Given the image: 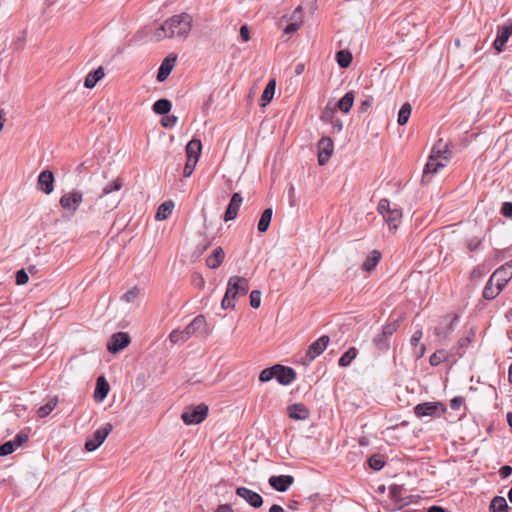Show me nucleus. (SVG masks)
<instances>
[{"instance_id":"obj_1","label":"nucleus","mask_w":512,"mask_h":512,"mask_svg":"<svg viewBox=\"0 0 512 512\" xmlns=\"http://www.w3.org/2000/svg\"><path fill=\"white\" fill-rule=\"evenodd\" d=\"M193 18L183 12L173 15L161 25V30L167 32V38H179L185 40L191 31Z\"/></svg>"},{"instance_id":"obj_2","label":"nucleus","mask_w":512,"mask_h":512,"mask_svg":"<svg viewBox=\"0 0 512 512\" xmlns=\"http://www.w3.org/2000/svg\"><path fill=\"white\" fill-rule=\"evenodd\" d=\"M208 414V406L201 403L197 406H190L182 413L181 419L186 425L199 424L205 420Z\"/></svg>"},{"instance_id":"obj_3","label":"nucleus","mask_w":512,"mask_h":512,"mask_svg":"<svg viewBox=\"0 0 512 512\" xmlns=\"http://www.w3.org/2000/svg\"><path fill=\"white\" fill-rule=\"evenodd\" d=\"M185 334L188 339L192 336H197L201 338L208 337L210 331L208 324L206 322V318L204 315H197L185 328Z\"/></svg>"},{"instance_id":"obj_4","label":"nucleus","mask_w":512,"mask_h":512,"mask_svg":"<svg viewBox=\"0 0 512 512\" xmlns=\"http://www.w3.org/2000/svg\"><path fill=\"white\" fill-rule=\"evenodd\" d=\"M83 201V195L80 191H70L61 196L59 204L64 211L74 215L78 210V207Z\"/></svg>"},{"instance_id":"obj_5","label":"nucleus","mask_w":512,"mask_h":512,"mask_svg":"<svg viewBox=\"0 0 512 512\" xmlns=\"http://www.w3.org/2000/svg\"><path fill=\"white\" fill-rule=\"evenodd\" d=\"M445 412V407L441 402H424L414 407V413L418 418L435 417Z\"/></svg>"},{"instance_id":"obj_6","label":"nucleus","mask_w":512,"mask_h":512,"mask_svg":"<svg viewBox=\"0 0 512 512\" xmlns=\"http://www.w3.org/2000/svg\"><path fill=\"white\" fill-rule=\"evenodd\" d=\"M329 336L323 335L314 341L307 349L306 355L303 359V363L308 365L310 364L316 357L321 355L329 344Z\"/></svg>"},{"instance_id":"obj_7","label":"nucleus","mask_w":512,"mask_h":512,"mask_svg":"<svg viewBox=\"0 0 512 512\" xmlns=\"http://www.w3.org/2000/svg\"><path fill=\"white\" fill-rule=\"evenodd\" d=\"M458 319L459 317L456 314H448L444 316L440 324L435 327V335L442 339L448 338L449 335L454 331Z\"/></svg>"},{"instance_id":"obj_8","label":"nucleus","mask_w":512,"mask_h":512,"mask_svg":"<svg viewBox=\"0 0 512 512\" xmlns=\"http://www.w3.org/2000/svg\"><path fill=\"white\" fill-rule=\"evenodd\" d=\"M113 429L112 424L106 423L102 428L97 429L92 438L88 439L85 443V448L87 451L96 450L107 438V436L111 433Z\"/></svg>"},{"instance_id":"obj_9","label":"nucleus","mask_w":512,"mask_h":512,"mask_svg":"<svg viewBox=\"0 0 512 512\" xmlns=\"http://www.w3.org/2000/svg\"><path fill=\"white\" fill-rule=\"evenodd\" d=\"M226 290L234 294L232 299H236L238 296H244L247 294L249 290V282L244 277L232 276L228 280Z\"/></svg>"},{"instance_id":"obj_10","label":"nucleus","mask_w":512,"mask_h":512,"mask_svg":"<svg viewBox=\"0 0 512 512\" xmlns=\"http://www.w3.org/2000/svg\"><path fill=\"white\" fill-rule=\"evenodd\" d=\"M334 152V144L330 137H322L318 142V164L324 166Z\"/></svg>"},{"instance_id":"obj_11","label":"nucleus","mask_w":512,"mask_h":512,"mask_svg":"<svg viewBox=\"0 0 512 512\" xmlns=\"http://www.w3.org/2000/svg\"><path fill=\"white\" fill-rule=\"evenodd\" d=\"M236 494L253 508H260L263 505L262 496L246 487H238L236 489Z\"/></svg>"},{"instance_id":"obj_12","label":"nucleus","mask_w":512,"mask_h":512,"mask_svg":"<svg viewBox=\"0 0 512 512\" xmlns=\"http://www.w3.org/2000/svg\"><path fill=\"white\" fill-rule=\"evenodd\" d=\"M130 343V337L125 332H118L111 336V339L108 343L107 349L110 353H117L120 350L127 347Z\"/></svg>"},{"instance_id":"obj_13","label":"nucleus","mask_w":512,"mask_h":512,"mask_svg":"<svg viewBox=\"0 0 512 512\" xmlns=\"http://www.w3.org/2000/svg\"><path fill=\"white\" fill-rule=\"evenodd\" d=\"M37 187L41 192L45 193L46 195L51 194L54 190L53 172L48 169L43 170L38 176Z\"/></svg>"},{"instance_id":"obj_14","label":"nucleus","mask_w":512,"mask_h":512,"mask_svg":"<svg viewBox=\"0 0 512 512\" xmlns=\"http://www.w3.org/2000/svg\"><path fill=\"white\" fill-rule=\"evenodd\" d=\"M268 483L276 491L285 492L294 483V477L291 475L271 476Z\"/></svg>"},{"instance_id":"obj_15","label":"nucleus","mask_w":512,"mask_h":512,"mask_svg":"<svg viewBox=\"0 0 512 512\" xmlns=\"http://www.w3.org/2000/svg\"><path fill=\"white\" fill-rule=\"evenodd\" d=\"M446 163L441 159L429 156V159L425 165L422 181L429 182L431 180V175L437 173L440 169L444 168Z\"/></svg>"},{"instance_id":"obj_16","label":"nucleus","mask_w":512,"mask_h":512,"mask_svg":"<svg viewBox=\"0 0 512 512\" xmlns=\"http://www.w3.org/2000/svg\"><path fill=\"white\" fill-rule=\"evenodd\" d=\"M512 35V23L509 25L498 26L497 36L494 40L493 47L498 51H503L505 44Z\"/></svg>"},{"instance_id":"obj_17","label":"nucleus","mask_w":512,"mask_h":512,"mask_svg":"<svg viewBox=\"0 0 512 512\" xmlns=\"http://www.w3.org/2000/svg\"><path fill=\"white\" fill-rule=\"evenodd\" d=\"M275 378L281 385L287 386L295 380L296 373L291 367L277 364Z\"/></svg>"},{"instance_id":"obj_18","label":"nucleus","mask_w":512,"mask_h":512,"mask_svg":"<svg viewBox=\"0 0 512 512\" xmlns=\"http://www.w3.org/2000/svg\"><path fill=\"white\" fill-rule=\"evenodd\" d=\"M243 202V197L240 193L236 192L232 195L229 205L224 214V221L228 222L237 217L238 210Z\"/></svg>"},{"instance_id":"obj_19","label":"nucleus","mask_w":512,"mask_h":512,"mask_svg":"<svg viewBox=\"0 0 512 512\" xmlns=\"http://www.w3.org/2000/svg\"><path fill=\"white\" fill-rule=\"evenodd\" d=\"M175 62H176V58L173 57V58H166L163 60V62L161 63L159 69H158V73H157V81L158 82H163L165 81L169 74L171 73V71L173 70L174 66H175Z\"/></svg>"},{"instance_id":"obj_20","label":"nucleus","mask_w":512,"mask_h":512,"mask_svg":"<svg viewBox=\"0 0 512 512\" xmlns=\"http://www.w3.org/2000/svg\"><path fill=\"white\" fill-rule=\"evenodd\" d=\"M383 219L387 222L389 228L396 229L402 220V210L396 205L383 217Z\"/></svg>"},{"instance_id":"obj_21","label":"nucleus","mask_w":512,"mask_h":512,"mask_svg":"<svg viewBox=\"0 0 512 512\" xmlns=\"http://www.w3.org/2000/svg\"><path fill=\"white\" fill-rule=\"evenodd\" d=\"M109 392V384L103 376L97 378L94 399L96 402H102Z\"/></svg>"},{"instance_id":"obj_22","label":"nucleus","mask_w":512,"mask_h":512,"mask_svg":"<svg viewBox=\"0 0 512 512\" xmlns=\"http://www.w3.org/2000/svg\"><path fill=\"white\" fill-rule=\"evenodd\" d=\"M289 417L295 420H304L309 416L308 409L303 404H292L288 407Z\"/></svg>"},{"instance_id":"obj_23","label":"nucleus","mask_w":512,"mask_h":512,"mask_svg":"<svg viewBox=\"0 0 512 512\" xmlns=\"http://www.w3.org/2000/svg\"><path fill=\"white\" fill-rule=\"evenodd\" d=\"M202 150L201 141L198 139H192L186 145L187 159H193L198 161Z\"/></svg>"},{"instance_id":"obj_24","label":"nucleus","mask_w":512,"mask_h":512,"mask_svg":"<svg viewBox=\"0 0 512 512\" xmlns=\"http://www.w3.org/2000/svg\"><path fill=\"white\" fill-rule=\"evenodd\" d=\"M224 260V252L221 247H216L212 254L206 259V264L211 269L218 268Z\"/></svg>"},{"instance_id":"obj_25","label":"nucleus","mask_w":512,"mask_h":512,"mask_svg":"<svg viewBox=\"0 0 512 512\" xmlns=\"http://www.w3.org/2000/svg\"><path fill=\"white\" fill-rule=\"evenodd\" d=\"M104 75V69L102 67L97 68L93 72L88 73L84 81V86L88 89L94 88Z\"/></svg>"},{"instance_id":"obj_26","label":"nucleus","mask_w":512,"mask_h":512,"mask_svg":"<svg viewBox=\"0 0 512 512\" xmlns=\"http://www.w3.org/2000/svg\"><path fill=\"white\" fill-rule=\"evenodd\" d=\"M381 259V253L377 250H373L362 264V269L366 272L373 271Z\"/></svg>"},{"instance_id":"obj_27","label":"nucleus","mask_w":512,"mask_h":512,"mask_svg":"<svg viewBox=\"0 0 512 512\" xmlns=\"http://www.w3.org/2000/svg\"><path fill=\"white\" fill-rule=\"evenodd\" d=\"M449 154L448 145L440 141L433 147L430 156L441 159L443 162L447 163Z\"/></svg>"},{"instance_id":"obj_28","label":"nucleus","mask_w":512,"mask_h":512,"mask_svg":"<svg viewBox=\"0 0 512 512\" xmlns=\"http://www.w3.org/2000/svg\"><path fill=\"white\" fill-rule=\"evenodd\" d=\"M498 271H496L492 276L491 278L488 280V282L486 283L485 287H484V290H483V298L486 299V300H493L494 298H496L499 293L501 292V287L500 286H494L493 285V282H492V279L494 277V275L497 273Z\"/></svg>"},{"instance_id":"obj_29","label":"nucleus","mask_w":512,"mask_h":512,"mask_svg":"<svg viewBox=\"0 0 512 512\" xmlns=\"http://www.w3.org/2000/svg\"><path fill=\"white\" fill-rule=\"evenodd\" d=\"M272 215H273L272 208H266L262 212L261 217L258 222V225H257L259 232L264 233L268 230L270 223H271Z\"/></svg>"},{"instance_id":"obj_30","label":"nucleus","mask_w":512,"mask_h":512,"mask_svg":"<svg viewBox=\"0 0 512 512\" xmlns=\"http://www.w3.org/2000/svg\"><path fill=\"white\" fill-rule=\"evenodd\" d=\"M123 186V182L120 178L114 179L112 182L105 185L102 189V192L99 196L100 200H103L105 197L109 196L113 192L119 191Z\"/></svg>"},{"instance_id":"obj_31","label":"nucleus","mask_w":512,"mask_h":512,"mask_svg":"<svg viewBox=\"0 0 512 512\" xmlns=\"http://www.w3.org/2000/svg\"><path fill=\"white\" fill-rule=\"evenodd\" d=\"M174 208V203L172 201H165L163 202L157 210L156 213V219L157 220H165L167 219L170 214L172 213V210Z\"/></svg>"},{"instance_id":"obj_32","label":"nucleus","mask_w":512,"mask_h":512,"mask_svg":"<svg viewBox=\"0 0 512 512\" xmlns=\"http://www.w3.org/2000/svg\"><path fill=\"white\" fill-rule=\"evenodd\" d=\"M490 512H508V504L506 499L501 496H496L490 503Z\"/></svg>"},{"instance_id":"obj_33","label":"nucleus","mask_w":512,"mask_h":512,"mask_svg":"<svg viewBox=\"0 0 512 512\" xmlns=\"http://www.w3.org/2000/svg\"><path fill=\"white\" fill-rule=\"evenodd\" d=\"M172 104L168 99H159L153 104V111L159 115H166L171 111Z\"/></svg>"},{"instance_id":"obj_34","label":"nucleus","mask_w":512,"mask_h":512,"mask_svg":"<svg viewBox=\"0 0 512 512\" xmlns=\"http://www.w3.org/2000/svg\"><path fill=\"white\" fill-rule=\"evenodd\" d=\"M353 102L354 94L350 91L345 93V95L338 101L337 106L342 112L348 113L353 106Z\"/></svg>"},{"instance_id":"obj_35","label":"nucleus","mask_w":512,"mask_h":512,"mask_svg":"<svg viewBox=\"0 0 512 512\" xmlns=\"http://www.w3.org/2000/svg\"><path fill=\"white\" fill-rule=\"evenodd\" d=\"M404 488L403 485H391L389 487V494L395 502L399 503L400 505H406L408 501H406L404 498H402V492Z\"/></svg>"},{"instance_id":"obj_36","label":"nucleus","mask_w":512,"mask_h":512,"mask_svg":"<svg viewBox=\"0 0 512 512\" xmlns=\"http://www.w3.org/2000/svg\"><path fill=\"white\" fill-rule=\"evenodd\" d=\"M449 353L444 349L436 350L429 358V363L431 366H438L441 363L448 360Z\"/></svg>"},{"instance_id":"obj_37","label":"nucleus","mask_w":512,"mask_h":512,"mask_svg":"<svg viewBox=\"0 0 512 512\" xmlns=\"http://www.w3.org/2000/svg\"><path fill=\"white\" fill-rule=\"evenodd\" d=\"M485 240L484 235L480 236H471L465 240L466 248L469 252H474L480 248L482 243Z\"/></svg>"},{"instance_id":"obj_38","label":"nucleus","mask_w":512,"mask_h":512,"mask_svg":"<svg viewBox=\"0 0 512 512\" xmlns=\"http://www.w3.org/2000/svg\"><path fill=\"white\" fill-rule=\"evenodd\" d=\"M358 351L355 347L349 348L339 359V366L347 367L356 358Z\"/></svg>"},{"instance_id":"obj_39","label":"nucleus","mask_w":512,"mask_h":512,"mask_svg":"<svg viewBox=\"0 0 512 512\" xmlns=\"http://www.w3.org/2000/svg\"><path fill=\"white\" fill-rule=\"evenodd\" d=\"M411 111H412V107H411L410 103L406 102L401 106L399 113H398V119H397V122L399 125L402 126L408 122L409 117L411 115Z\"/></svg>"},{"instance_id":"obj_40","label":"nucleus","mask_w":512,"mask_h":512,"mask_svg":"<svg viewBox=\"0 0 512 512\" xmlns=\"http://www.w3.org/2000/svg\"><path fill=\"white\" fill-rule=\"evenodd\" d=\"M336 61L341 68H347L352 62V54L347 50H340L336 53Z\"/></svg>"},{"instance_id":"obj_41","label":"nucleus","mask_w":512,"mask_h":512,"mask_svg":"<svg viewBox=\"0 0 512 512\" xmlns=\"http://www.w3.org/2000/svg\"><path fill=\"white\" fill-rule=\"evenodd\" d=\"M373 344L380 352H385L389 349V338L381 332L373 338Z\"/></svg>"},{"instance_id":"obj_42","label":"nucleus","mask_w":512,"mask_h":512,"mask_svg":"<svg viewBox=\"0 0 512 512\" xmlns=\"http://www.w3.org/2000/svg\"><path fill=\"white\" fill-rule=\"evenodd\" d=\"M57 403H58V400L56 397L50 399L45 405L41 406L37 410V415L40 418H44V417L48 416L55 409V407L57 406Z\"/></svg>"},{"instance_id":"obj_43","label":"nucleus","mask_w":512,"mask_h":512,"mask_svg":"<svg viewBox=\"0 0 512 512\" xmlns=\"http://www.w3.org/2000/svg\"><path fill=\"white\" fill-rule=\"evenodd\" d=\"M169 339L173 344H183L188 340L187 335L185 334L184 329L183 330H173L170 335Z\"/></svg>"},{"instance_id":"obj_44","label":"nucleus","mask_w":512,"mask_h":512,"mask_svg":"<svg viewBox=\"0 0 512 512\" xmlns=\"http://www.w3.org/2000/svg\"><path fill=\"white\" fill-rule=\"evenodd\" d=\"M368 463H369L370 468H372L375 471L381 470L384 467V465H385V461L383 459V456H381L379 454L372 455L368 459Z\"/></svg>"},{"instance_id":"obj_45","label":"nucleus","mask_w":512,"mask_h":512,"mask_svg":"<svg viewBox=\"0 0 512 512\" xmlns=\"http://www.w3.org/2000/svg\"><path fill=\"white\" fill-rule=\"evenodd\" d=\"M275 87H276L275 80L269 81L268 84L266 85V88L264 89V91L262 93L261 100L264 102H270L275 93Z\"/></svg>"},{"instance_id":"obj_46","label":"nucleus","mask_w":512,"mask_h":512,"mask_svg":"<svg viewBox=\"0 0 512 512\" xmlns=\"http://www.w3.org/2000/svg\"><path fill=\"white\" fill-rule=\"evenodd\" d=\"M275 375H276V365L262 370V372L260 373V376H259V380L261 382H268V381L272 380L273 378H275Z\"/></svg>"},{"instance_id":"obj_47","label":"nucleus","mask_w":512,"mask_h":512,"mask_svg":"<svg viewBox=\"0 0 512 512\" xmlns=\"http://www.w3.org/2000/svg\"><path fill=\"white\" fill-rule=\"evenodd\" d=\"M399 324L397 321L391 322L383 326L381 333L390 338L398 329Z\"/></svg>"},{"instance_id":"obj_48","label":"nucleus","mask_w":512,"mask_h":512,"mask_svg":"<svg viewBox=\"0 0 512 512\" xmlns=\"http://www.w3.org/2000/svg\"><path fill=\"white\" fill-rule=\"evenodd\" d=\"M178 118L175 115H164L161 119V125L165 128H172L176 125Z\"/></svg>"},{"instance_id":"obj_49","label":"nucleus","mask_w":512,"mask_h":512,"mask_svg":"<svg viewBox=\"0 0 512 512\" xmlns=\"http://www.w3.org/2000/svg\"><path fill=\"white\" fill-rule=\"evenodd\" d=\"M261 304V292L259 290H253L250 293V305L252 308L256 309Z\"/></svg>"},{"instance_id":"obj_50","label":"nucleus","mask_w":512,"mask_h":512,"mask_svg":"<svg viewBox=\"0 0 512 512\" xmlns=\"http://www.w3.org/2000/svg\"><path fill=\"white\" fill-rule=\"evenodd\" d=\"M234 294H232V292H228L226 290V293H225V296L224 298L222 299V302H221V306L223 309H229V308H234L235 307V303H234V299H232V296Z\"/></svg>"},{"instance_id":"obj_51","label":"nucleus","mask_w":512,"mask_h":512,"mask_svg":"<svg viewBox=\"0 0 512 512\" xmlns=\"http://www.w3.org/2000/svg\"><path fill=\"white\" fill-rule=\"evenodd\" d=\"M393 207L388 199H381L378 203V211L384 217Z\"/></svg>"},{"instance_id":"obj_52","label":"nucleus","mask_w":512,"mask_h":512,"mask_svg":"<svg viewBox=\"0 0 512 512\" xmlns=\"http://www.w3.org/2000/svg\"><path fill=\"white\" fill-rule=\"evenodd\" d=\"M15 444L12 441H7L0 445V456H7L15 450Z\"/></svg>"},{"instance_id":"obj_53","label":"nucleus","mask_w":512,"mask_h":512,"mask_svg":"<svg viewBox=\"0 0 512 512\" xmlns=\"http://www.w3.org/2000/svg\"><path fill=\"white\" fill-rule=\"evenodd\" d=\"M139 295V289L134 287L123 294L122 300L126 302H133Z\"/></svg>"},{"instance_id":"obj_54","label":"nucleus","mask_w":512,"mask_h":512,"mask_svg":"<svg viewBox=\"0 0 512 512\" xmlns=\"http://www.w3.org/2000/svg\"><path fill=\"white\" fill-rule=\"evenodd\" d=\"M28 438H29L28 434H26L24 432H19L16 434V436L12 440V443L15 444V448H18V447L22 446L25 442H27Z\"/></svg>"},{"instance_id":"obj_55","label":"nucleus","mask_w":512,"mask_h":512,"mask_svg":"<svg viewBox=\"0 0 512 512\" xmlns=\"http://www.w3.org/2000/svg\"><path fill=\"white\" fill-rule=\"evenodd\" d=\"M197 162L198 161L193 160V159L192 160L191 159H187L185 167H184V170H183L184 177H189L193 173L194 168H195Z\"/></svg>"},{"instance_id":"obj_56","label":"nucleus","mask_w":512,"mask_h":512,"mask_svg":"<svg viewBox=\"0 0 512 512\" xmlns=\"http://www.w3.org/2000/svg\"><path fill=\"white\" fill-rule=\"evenodd\" d=\"M16 284L17 285H24L28 282V274L24 269H20L16 272Z\"/></svg>"},{"instance_id":"obj_57","label":"nucleus","mask_w":512,"mask_h":512,"mask_svg":"<svg viewBox=\"0 0 512 512\" xmlns=\"http://www.w3.org/2000/svg\"><path fill=\"white\" fill-rule=\"evenodd\" d=\"M290 19L292 20V22L298 23L299 25H301V24H302V20H303V10H302V7H301V6L297 7V8L293 11V13H292V15H291Z\"/></svg>"},{"instance_id":"obj_58","label":"nucleus","mask_w":512,"mask_h":512,"mask_svg":"<svg viewBox=\"0 0 512 512\" xmlns=\"http://www.w3.org/2000/svg\"><path fill=\"white\" fill-rule=\"evenodd\" d=\"M501 214L507 218H512V202H504L502 204Z\"/></svg>"},{"instance_id":"obj_59","label":"nucleus","mask_w":512,"mask_h":512,"mask_svg":"<svg viewBox=\"0 0 512 512\" xmlns=\"http://www.w3.org/2000/svg\"><path fill=\"white\" fill-rule=\"evenodd\" d=\"M422 336H423V332H422V330H421V329L416 330V331L413 333V335H412V337H411V339H410V344H411V346L416 347V346L419 344V342H420V340H421Z\"/></svg>"},{"instance_id":"obj_60","label":"nucleus","mask_w":512,"mask_h":512,"mask_svg":"<svg viewBox=\"0 0 512 512\" xmlns=\"http://www.w3.org/2000/svg\"><path fill=\"white\" fill-rule=\"evenodd\" d=\"M464 398L462 396L454 397L450 402V407L453 410L459 409L464 404Z\"/></svg>"},{"instance_id":"obj_61","label":"nucleus","mask_w":512,"mask_h":512,"mask_svg":"<svg viewBox=\"0 0 512 512\" xmlns=\"http://www.w3.org/2000/svg\"><path fill=\"white\" fill-rule=\"evenodd\" d=\"M301 25H299L298 23H295V22H290L284 29V33L285 34H293L295 33L299 28H300Z\"/></svg>"},{"instance_id":"obj_62","label":"nucleus","mask_w":512,"mask_h":512,"mask_svg":"<svg viewBox=\"0 0 512 512\" xmlns=\"http://www.w3.org/2000/svg\"><path fill=\"white\" fill-rule=\"evenodd\" d=\"M240 37L244 42L249 41L250 39V32L247 25H242L240 27Z\"/></svg>"},{"instance_id":"obj_63","label":"nucleus","mask_w":512,"mask_h":512,"mask_svg":"<svg viewBox=\"0 0 512 512\" xmlns=\"http://www.w3.org/2000/svg\"><path fill=\"white\" fill-rule=\"evenodd\" d=\"M512 474V467L509 465H504L499 469V475L502 478H507Z\"/></svg>"},{"instance_id":"obj_64","label":"nucleus","mask_w":512,"mask_h":512,"mask_svg":"<svg viewBox=\"0 0 512 512\" xmlns=\"http://www.w3.org/2000/svg\"><path fill=\"white\" fill-rule=\"evenodd\" d=\"M193 278H194V283L199 287V288H203L204 287V284H205V281H204V278L199 275V274H194L193 275Z\"/></svg>"}]
</instances>
